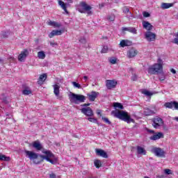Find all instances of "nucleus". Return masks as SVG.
Listing matches in <instances>:
<instances>
[{
    "label": "nucleus",
    "mask_w": 178,
    "mask_h": 178,
    "mask_svg": "<svg viewBox=\"0 0 178 178\" xmlns=\"http://www.w3.org/2000/svg\"><path fill=\"white\" fill-rule=\"evenodd\" d=\"M113 106L115 110L111 112V115H113L114 118L120 119V120H123L127 123H134V119L131 118L127 112L118 110L124 109L123 105H122V104L113 103Z\"/></svg>",
    "instance_id": "1"
},
{
    "label": "nucleus",
    "mask_w": 178,
    "mask_h": 178,
    "mask_svg": "<svg viewBox=\"0 0 178 178\" xmlns=\"http://www.w3.org/2000/svg\"><path fill=\"white\" fill-rule=\"evenodd\" d=\"M42 152V154H45L46 156L40 154L39 158H40V159L38 161H35V163L36 165H38V163H41V162H42V161H44V159L47 161V162H50V163H51L52 165H55V163H56V161H54V160L51 159V158H54V156H55L51 151L45 150L43 149Z\"/></svg>",
    "instance_id": "2"
},
{
    "label": "nucleus",
    "mask_w": 178,
    "mask_h": 178,
    "mask_svg": "<svg viewBox=\"0 0 178 178\" xmlns=\"http://www.w3.org/2000/svg\"><path fill=\"white\" fill-rule=\"evenodd\" d=\"M159 63H156L154 65L149 67L147 70L149 74H161L163 72V67H162V60L158 59Z\"/></svg>",
    "instance_id": "3"
},
{
    "label": "nucleus",
    "mask_w": 178,
    "mask_h": 178,
    "mask_svg": "<svg viewBox=\"0 0 178 178\" xmlns=\"http://www.w3.org/2000/svg\"><path fill=\"white\" fill-rule=\"evenodd\" d=\"M70 102L79 105L83 102H86V96L83 95H77L76 93H71L70 95Z\"/></svg>",
    "instance_id": "4"
},
{
    "label": "nucleus",
    "mask_w": 178,
    "mask_h": 178,
    "mask_svg": "<svg viewBox=\"0 0 178 178\" xmlns=\"http://www.w3.org/2000/svg\"><path fill=\"white\" fill-rule=\"evenodd\" d=\"M151 152H152V154H154V155L156 156H158V158H165V151L160 148V147H153L151 149Z\"/></svg>",
    "instance_id": "5"
},
{
    "label": "nucleus",
    "mask_w": 178,
    "mask_h": 178,
    "mask_svg": "<svg viewBox=\"0 0 178 178\" xmlns=\"http://www.w3.org/2000/svg\"><path fill=\"white\" fill-rule=\"evenodd\" d=\"M25 154H26V156H28V158H29V159L31 161H33L34 163H35V162H38V161H40V159H39L37 161V159H38V156H40V155H38V154H37L34 152L25 150Z\"/></svg>",
    "instance_id": "6"
},
{
    "label": "nucleus",
    "mask_w": 178,
    "mask_h": 178,
    "mask_svg": "<svg viewBox=\"0 0 178 178\" xmlns=\"http://www.w3.org/2000/svg\"><path fill=\"white\" fill-rule=\"evenodd\" d=\"M81 113L85 115L86 116H88V118H92V116H94V111H92V109L90 107H83L81 109Z\"/></svg>",
    "instance_id": "7"
},
{
    "label": "nucleus",
    "mask_w": 178,
    "mask_h": 178,
    "mask_svg": "<svg viewBox=\"0 0 178 178\" xmlns=\"http://www.w3.org/2000/svg\"><path fill=\"white\" fill-rule=\"evenodd\" d=\"M69 3H73V0H67V3H65L62 0L58 1V5L62 8L63 10L65 12V13L69 14V11H67V6H70Z\"/></svg>",
    "instance_id": "8"
},
{
    "label": "nucleus",
    "mask_w": 178,
    "mask_h": 178,
    "mask_svg": "<svg viewBox=\"0 0 178 178\" xmlns=\"http://www.w3.org/2000/svg\"><path fill=\"white\" fill-rule=\"evenodd\" d=\"M152 122H153L152 126H154L155 129H158V127L163 124V120H162V118L159 117H156L153 118Z\"/></svg>",
    "instance_id": "9"
},
{
    "label": "nucleus",
    "mask_w": 178,
    "mask_h": 178,
    "mask_svg": "<svg viewBox=\"0 0 178 178\" xmlns=\"http://www.w3.org/2000/svg\"><path fill=\"white\" fill-rule=\"evenodd\" d=\"M146 40L149 42L154 41L156 38V35L151 31H147L145 34Z\"/></svg>",
    "instance_id": "10"
},
{
    "label": "nucleus",
    "mask_w": 178,
    "mask_h": 178,
    "mask_svg": "<svg viewBox=\"0 0 178 178\" xmlns=\"http://www.w3.org/2000/svg\"><path fill=\"white\" fill-rule=\"evenodd\" d=\"M80 6H81V8H83V10H86V12H87L88 15H92V12L90 10V9H92V8L88 4L86 3L85 1H81L80 3Z\"/></svg>",
    "instance_id": "11"
},
{
    "label": "nucleus",
    "mask_w": 178,
    "mask_h": 178,
    "mask_svg": "<svg viewBox=\"0 0 178 178\" xmlns=\"http://www.w3.org/2000/svg\"><path fill=\"white\" fill-rule=\"evenodd\" d=\"M164 106H165V108H168L169 109L173 108V106H174L175 109L178 111V102H166V103H165Z\"/></svg>",
    "instance_id": "12"
},
{
    "label": "nucleus",
    "mask_w": 178,
    "mask_h": 178,
    "mask_svg": "<svg viewBox=\"0 0 178 178\" xmlns=\"http://www.w3.org/2000/svg\"><path fill=\"white\" fill-rule=\"evenodd\" d=\"M27 56H29V50L24 49V51H21V54L18 56V60H19V62H23V60H24Z\"/></svg>",
    "instance_id": "13"
},
{
    "label": "nucleus",
    "mask_w": 178,
    "mask_h": 178,
    "mask_svg": "<svg viewBox=\"0 0 178 178\" xmlns=\"http://www.w3.org/2000/svg\"><path fill=\"white\" fill-rule=\"evenodd\" d=\"M118 86V82L115 80H107L106 81V88L108 90H112V88H115Z\"/></svg>",
    "instance_id": "14"
},
{
    "label": "nucleus",
    "mask_w": 178,
    "mask_h": 178,
    "mask_svg": "<svg viewBox=\"0 0 178 178\" xmlns=\"http://www.w3.org/2000/svg\"><path fill=\"white\" fill-rule=\"evenodd\" d=\"M95 152L97 156H102V158L105 159L108 158V154L106 153V152H105V150H103L102 149H96Z\"/></svg>",
    "instance_id": "15"
},
{
    "label": "nucleus",
    "mask_w": 178,
    "mask_h": 178,
    "mask_svg": "<svg viewBox=\"0 0 178 178\" xmlns=\"http://www.w3.org/2000/svg\"><path fill=\"white\" fill-rule=\"evenodd\" d=\"M65 33L64 30H53L49 34V38H52L53 37H55V35H62Z\"/></svg>",
    "instance_id": "16"
},
{
    "label": "nucleus",
    "mask_w": 178,
    "mask_h": 178,
    "mask_svg": "<svg viewBox=\"0 0 178 178\" xmlns=\"http://www.w3.org/2000/svg\"><path fill=\"white\" fill-rule=\"evenodd\" d=\"M99 94V93H98L95 91H92L91 93H88L87 95L88 97L89 101H91L92 102H94V101H95V99L98 97Z\"/></svg>",
    "instance_id": "17"
},
{
    "label": "nucleus",
    "mask_w": 178,
    "mask_h": 178,
    "mask_svg": "<svg viewBox=\"0 0 178 178\" xmlns=\"http://www.w3.org/2000/svg\"><path fill=\"white\" fill-rule=\"evenodd\" d=\"M32 147L37 151H41L43 149L42 145L40 143V140H35L32 143Z\"/></svg>",
    "instance_id": "18"
},
{
    "label": "nucleus",
    "mask_w": 178,
    "mask_h": 178,
    "mask_svg": "<svg viewBox=\"0 0 178 178\" xmlns=\"http://www.w3.org/2000/svg\"><path fill=\"white\" fill-rule=\"evenodd\" d=\"M143 29H145V30H147V31H151L152 29H154V26L151 24V23L147 22V21H143Z\"/></svg>",
    "instance_id": "19"
},
{
    "label": "nucleus",
    "mask_w": 178,
    "mask_h": 178,
    "mask_svg": "<svg viewBox=\"0 0 178 178\" xmlns=\"http://www.w3.org/2000/svg\"><path fill=\"white\" fill-rule=\"evenodd\" d=\"M138 54V51L136 49H131L128 51L127 56L128 58H134Z\"/></svg>",
    "instance_id": "20"
},
{
    "label": "nucleus",
    "mask_w": 178,
    "mask_h": 178,
    "mask_svg": "<svg viewBox=\"0 0 178 178\" xmlns=\"http://www.w3.org/2000/svg\"><path fill=\"white\" fill-rule=\"evenodd\" d=\"M159 138H163V134H162V132H159L150 137V140L153 141H156V140H159Z\"/></svg>",
    "instance_id": "21"
},
{
    "label": "nucleus",
    "mask_w": 178,
    "mask_h": 178,
    "mask_svg": "<svg viewBox=\"0 0 178 178\" xmlns=\"http://www.w3.org/2000/svg\"><path fill=\"white\" fill-rule=\"evenodd\" d=\"M122 31H129L132 34H137V29L134 27H122Z\"/></svg>",
    "instance_id": "22"
},
{
    "label": "nucleus",
    "mask_w": 178,
    "mask_h": 178,
    "mask_svg": "<svg viewBox=\"0 0 178 178\" xmlns=\"http://www.w3.org/2000/svg\"><path fill=\"white\" fill-rule=\"evenodd\" d=\"M137 149V154L138 155H146L147 154V151H145V149L141 146H137L136 147Z\"/></svg>",
    "instance_id": "23"
},
{
    "label": "nucleus",
    "mask_w": 178,
    "mask_h": 178,
    "mask_svg": "<svg viewBox=\"0 0 178 178\" xmlns=\"http://www.w3.org/2000/svg\"><path fill=\"white\" fill-rule=\"evenodd\" d=\"M120 47L122 48H124V47H129V45H131V42L129 40H122L120 43Z\"/></svg>",
    "instance_id": "24"
},
{
    "label": "nucleus",
    "mask_w": 178,
    "mask_h": 178,
    "mask_svg": "<svg viewBox=\"0 0 178 178\" xmlns=\"http://www.w3.org/2000/svg\"><path fill=\"white\" fill-rule=\"evenodd\" d=\"M45 80H47V74H41L39 77L38 83V84H42L43 81H45Z\"/></svg>",
    "instance_id": "25"
},
{
    "label": "nucleus",
    "mask_w": 178,
    "mask_h": 178,
    "mask_svg": "<svg viewBox=\"0 0 178 178\" xmlns=\"http://www.w3.org/2000/svg\"><path fill=\"white\" fill-rule=\"evenodd\" d=\"M53 88H54V92L56 97H58L59 95V89L60 88V86H59V85L55 84L53 86Z\"/></svg>",
    "instance_id": "26"
},
{
    "label": "nucleus",
    "mask_w": 178,
    "mask_h": 178,
    "mask_svg": "<svg viewBox=\"0 0 178 178\" xmlns=\"http://www.w3.org/2000/svg\"><path fill=\"white\" fill-rule=\"evenodd\" d=\"M172 6H173V3H161V9H169V8H172Z\"/></svg>",
    "instance_id": "27"
},
{
    "label": "nucleus",
    "mask_w": 178,
    "mask_h": 178,
    "mask_svg": "<svg viewBox=\"0 0 178 178\" xmlns=\"http://www.w3.org/2000/svg\"><path fill=\"white\" fill-rule=\"evenodd\" d=\"M0 161H4L5 162H9L10 161V157L6 156L4 154L0 153Z\"/></svg>",
    "instance_id": "28"
},
{
    "label": "nucleus",
    "mask_w": 178,
    "mask_h": 178,
    "mask_svg": "<svg viewBox=\"0 0 178 178\" xmlns=\"http://www.w3.org/2000/svg\"><path fill=\"white\" fill-rule=\"evenodd\" d=\"M0 99L3 102V104H8V97L5 94H1L0 95Z\"/></svg>",
    "instance_id": "29"
},
{
    "label": "nucleus",
    "mask_w": 178,
    "mask_h": 178,
    "mask_svg": "<svg viewBox=\"0 0 178 178\" xmlns=\"http://www.w3.org/2000/svg\"><path fill=\"white\" fill-rule=\"evenodd\" d=\"M94 163L95 166H96L97 169H99V168L102 166V162H101V160H95Z\"/></svg>",
    "instance_id": "30"
},
{
    "label": "nucleus",
    "mask_w": 178,
    "mask_h": 178,
    "mask_svg": "<svg viewBox=\"0 0 178 178\" xmlns=\"http://www.w3.org/2000/svg\"><path fill=\"white\" fill-rule=\"evenodd\" d=\"M38 58H39V59H45V52L44 51L38 52Z\"/></svg>",
    "instance_id": "31"
},
{
    "label": "nucleus",
    "mask_w": 178,
    "mask_h": 178,
    "mask_svg": "<svg viewBox=\"0 0 178 178\" xmlns=\"http://www.w3.org/2000/svg\"><path fill=\"white\" fill-rule=\"evenodd\" d=\"M152 113H154V111H152L151 109H149V108H146L145 110V115H146V116H149V115H152Z\"/></svg>",
    "instance_id": "32"
},
{
    "label": "nucleus",
    "mask_w": 178,
    "mask_h": 178,
    "mask_svg": "<svg viewBox=\"0 0 178 178\" xmlns=\"http://www.w3.org/2000/svg\"><path fill=\"white\" fill-rule=\"evenodd\" d=\"M115 14H111L107 17V20H109V22H115Z\"/></svg>",
    "instance_id": "33"
},
{
    "label": "nucleus",
    "mask_w": 178,
    "mask_h": 178,
    "mask_svg": "<svg viewBox=\"0 0 178 178\" xmlns=\"http://www.w3.org/2000/svg\"><path fill=\"white\" fill-rule=\"evenodd\" d=\"M22 94H24V95H30V94H31V90L26 88L22 91Z\"/></svg>",
    "instance_id": "34"
},
{
    "label": "nucleus",
    "mask_w": 178,
    "mask_h": 178,
    "mask_svg": "<svg viewBox=\"0 0 178 178\" xmlns=\"http://www.w3.org/2000/svg\"><path fill=\"white\" fill-rule=\"evenodd\" d=\"M87 119L89 122H91V123H97L98 122V120L94 118L90 117V118H88Z\"/></svg>",
    "instance_id": "35"
},
{
    "label": "nucleus",
    "mask_w": 178,
    "mask_h": 178,
    "mask_svg": "<svg viewBox=\"0 0 178 178\" xmlns=\"http://www.w3.org/2000/svg\"><path fill=\"white\" fill-rule=\"evenodd\" d=\"M72 84L74 86V88H81V85L77 83L76 82L72 81Z\"/></svg>",
    "instance_id": "36"
},
{
    "label": "nucleus",
    "mask_w": 178,
    "mask_h": 178,
    "mask_svg": "<svg viewBox=\"0 0 178 178\" xmlns=\"http://www.w3.org/2000/svg\"><path fill=\"white\" fill-rule=\"evenodd\" d=\"M126 17H127V19H133L134 17V15H133V13H131V12H129L127 15Z\"/></svg>",
    "instance_id": "37"
},
{
    "label": "nucleus",
    "mask_w": 178,
    "mask_h": 178,
    "mask_svg": "<svg viewBox=\"0 0 178 178\" xmlns=\"http://www.w3.org/2000/svg\"><path fill=\"white\" fill-rule=\"evenodd\" d=\"M143 94H144L145 95H147V97H151L152 95V92H151L148 90H144L143 92Z\"/></svg>",
    "instance_id": "38"
},
{
    "label": "nucleus",
    "mask_w": 178,
    "mask_h": 178,
    "mask_svg": "<svg viewBox=\"0 0 178 178\" xmlns=\"http://www.w3.org/2000/svg\"><path fill=\"white\" fill-rule=\"evenodd\" d=\"M164 173L165 175H173V172H172V170H170V169H165Z\"/></svg>",
    "instance_id": "39"
},
{
    "label": "nucleus",
    "mask_w": 178,
    "mask_h": 178,
    "mask_svg": "<svg viewBox=\"0 0 178 178\" xmlns=\"http://www.w3.org/2000/svg\"><path fill=\"white\" fill-rule=\"evenodd\" d=\"M110 63H112V65L116 64L117 59L115 58H111L109 59Z\"/></svg>",
    "instance_id": "40"
},
{
    "label": "nucleus",
    "mask_w": 178,
    "mask_h": 178,
    "mask_svg": "<svg viewBox=\"0 0 178 178\" xmlns=\"http://www.w3.org/2000/svg\"><path fill=\"white\" fill-rule=\"evenodd\" d=\"M122 10H123V13H125V15H127V13L130 12V9H129V8L127 7H124Z\"/></svg>",
    "instance_id": "41"
},
{
    "label": "nucleus",
    "mask_w": 178,
    "mask_h": 178,
    "mask_svg": "<svg viewBox=\"0 0 178 178\" xmlns=\"http://www.w3.org/2000/svg\"><path fill=\"white\" fill-rule=\"evenodd\" d=\"M79 42H81V44H86L87 42V40H86V38L81 37L79 39Z\"/></svg>",
    "instance_id": "42"
},
{
    "label": "nucleus",
    "mask_w": 178,
    "mask_h": 178,
    "mask_svg": "<svg viewBox=\"0 0 178 178\" xmlns=\"http://www.w3.org/2000/svg\"><path fill=\"white\" fill-rule=\"evenodd\" d=\"M102 120H104V122H105V123H107L108 124H111V122L109 120V119H108L107 118L105 117H102Z\"/></svg>",
    "instance_id": "43"
},
{
    "label": "nucleus",
    "mask_w": 178,
    "mask_h": 178,
    "mask_svg": "<svg viewBox=\"0 0 178 178\" xmlns=\"http://www.w3.org/2000/svg\"><path fill=\"white\" fill-rule=\"evenodd\" d=\"M177 38H175L173 39L172 42H173V44H176L177 45H178V32L177 34Z\"/></svg>",
    "instance_id": "44"
},
{
    "label": "nucleus",
    "mask_w": 178,
    "mask_h": 178,
    "mask_svg": "<svg viewBox=\"0 0 178 178\" xmlns=\"http://www.w3.org/2000/svg\"><path fill=\"white\" fill-rule=\"evenodd\" d=\"M108 51V47L104 46L103 49H102V54H106V51Z\"/></svg>",
    "instance_id": "45"
},
{
    "label": "nucleus",
    "mask_w": 178,
    "mask_h": 178,
    "mask_svg": "<svg viewBox=\"0 0 178 178\" xmlns=\"http://www.w3.org/2000/svg\"><path fill=\"white\" fill-rule=\"evenodd\" d=\"M151 15L148 12H144L143 13V17H149Z\"/></svg>",
    "instance_id": "46"
},
{
    "label": "nucleus",
    "mask_w": 178,
    "mask_h": 178,
    "mask_svg": "<svg viewBox=\"0 0 178 178\" xmlns=\"http://www.w3.org/2000/svg\"><path fill=\"white\" fill-rule=\"evenodd\" d=\"M131 80H132L133 81H136V80H137V76L136 75V74H134L132 75V76H131Z\"/></svg>",
    "instance_id": "47"
},
{
    "label": "nucleus",
    "mask_w": 178,
    "mask_h": 178,
    "mask_svg": "<svg viewBox=\"0 0 178 178\" xmlns=\"http://www.w3.org/2000/svg\"><path fill=\"white\" fill-rule=\"evenodd\" d=\"M60 24L58 23V22H55L54 23V27H57L58 29H59V27H60Z\"/></svg>",
    "instance_id": "48"
},
{
    "label": "nucleus",
    "mask_w": 178,
    "mask_h": 178,
    "mask_svg": "<svg viewBox=\"0 0 178 178\" xmlns=\"http://www.w3.org/2000/svg\"><path fill=\"white\" fill-rule=\"evenodd\" d=\"M55 23H56V22L49 21L48 22V24H49V26H54L55 25Z\"/></svg>",
    "instance_id": "49"
},
{
    "label": "nucleus",
    "mask_w": 178,
    "mask_h": 178,
    "mask_svg": "<svg viewBox=\"0 0 178 178\" xmlns=\"http://www.w3.org/2000/svg\"><path fill=\"white\" fill-rule=\"evenodd\" d=\"M159 80H161V81H163L165 80V75H161V76H159Z\"/></svg>",
    "instance_id": "50"
},
{
    "label": "nucleus",
    "mask_w": 178,
    "mask_h": 178,
    "mask_svg": "<svg viewBox=\"0 0 178 178\" xmlns=\"http://www.w3.org/2000/svg\"><path fill=\"white\" fill-rule=\"evenodd\" d=\"M50 178H56V175L51 173L49 175Z\"/></svg>",
    "instance_id": "51"
},
{
    "label": "nucleus",
    "mask_w": 178,
    "mask_h": 178,
    "mask_svg": "<svg viewBox=\"0 0 178 178\" xmlns=\"http://www.w3.org/2000/svg\"><path fill=\"white\" fill-rule=\"evenodd\" d=\"M156 178H168L166 175H159L156 177Z\"/></svg>",
    "instance_id": "52"
},
{
    "label": "nucleus",
    "mask_w": 178,
    "mask_h": 178,
    "mask_svg": "<svg viewBox=\"0 0 178 178\" xmlns=\"http://www.w3.org/2000/svg\"><path fill=\"white\" fill-rule=\"evenodd\" d=\"M90 105H91V104L88 103V104H82L81 106L87 107V106H90Z\"/></svg>",
    "instance_id": "53"
},
{
    "label": "nucleus",
    "mask_w": 178,
    "mask_h": 178,
    "mask_svg": "<svg viewBox=\"0 0 178 178\" xmlns=\"http://www.w3.org/2000/svg\"><path fill=\"white\" fill-rule=\"evenodd\" d=\"M50 45H51V47H55V45H57V44L55 43V42H50Z\"/></svg>",
    "instance_id": "54"
},
{
    "label": "nucleus",
    "mask_w": 178,
    "mask_h": 178,
    "mask_svg": "<svg viewBox=\"0 0 178 178\" xmlns=\"http://www.w3.org/2000/svg\"><path fill=\"white\" fill-rule=\"evenodd\" d=\"M170 72H171L173 74H176V71H175V69L172 68V69L170 70Z\"/></svg>",
    "instance_id": "55"
},
{
    "label": "nucleus",
    "mask_w": 178,
    "mask_h": 178,
    "mask_svg": "<svg viewBox=\"0 0 178 178\" xmlns=\"http://www.w3.org/2000/svg\"><path fill=\"white\" fill-rule=\"evenodd\" d=\"M148 133H151L152 134H154V133H155V131H154V130H151V129H147Z\"/></svg>",
    "instance_id": "56"
},
{
    "label": "nucleus",
    "mask_w": 178,
    "mask_h": 178,
    "mask_svg": "<svg viewBox=\"0 0 178 178\" xmlns=\"http://www.w3.org/2000/svg\"><path fill=\"white\" fill-rule=\"evenodd\" d=\"M105 6V3H103L102 4H99V8L101 9L102 8H104Z\"/></svg>",
    "instance_id": "57"
},
{
    "label": "nucleus",
    "mask_w": 178,
    "mask_h": 178,
    "mask_svg": "<svg viewBox=\"0 0 178 178\" xmlns=\"http://www.w3.org/2000/svg\"><path fill=\"white\" fill-rule=\"evenodd\" d=\"M79 12H80V13H85L83 10H81L80 8H78Z\"/></svg>",
    "instance_id": "58"
},
{
    "label": "nucleus",
    "mask_w": 178,
    "mask_h": 178,
    "mask_svg": "<svg viewBox=\"0 0 178 178\" xmlns=\"http://www.w3.org/2000/svg\"><path fill=\"white\" fill-rule=\"evenodd\" d=\"M97 114L100 115V116H101L102 115H101V110H97Z\"/></svg>",
    "instance_id": "59"
},
{
    "label": "nucleus",
    "mask_w": 178,
    "mask_h": 178,
    "mask_svg": "<svg viewBox=\"0 0 178 178\" xmlns=\"http://www.w3.org/2000/svg\"><path fill=\"white\" fill-rule=\"evenodd\" d=\"M9 59L10 62H13V60H15V58L13 57H10Z\"/></svg>",
    "instance_id": "60"
},
{
    "label": "nucleus",
    "mask_w": 178,
    "mask_h": 178,
    "mask_svg": "<svg viewBox=\"0 0 178 178\" xmlns=\"http://www.w3.org/2000/svg\"><path fill=\"white\" fill-rule=\"evenodd\" d=\"M83 79H85L86 81H87V80L88 79V76H83Z\"/></svg>",
    "instance_id": "61"
},
{
    "label": "nucleus",
    "mask_w": 178,
    "mask_h": 178,
    "mask_svg": "<svg viewBox=\"0 0 178 178\" xmlns=\"http://www.w3.org/2000/svg\"><path fill=\"white\" fill-rule=\"evenodd\" d=\"M174 120H176V122H178V117H175V118H174Z\"/></svg>",
    "instance_id": "62"
},
{
    "label": "nucleus",
    "mask_w": 178,
    "mask_h": 178,
    "mask_svg": "<svg viewBox=\"0 0 178 178\" xmlns=\"http://www.w3.org/2000/svg\"><path fill=\"white\" fill-rule=\"evenodd\" d=\"M3 38H6V33H5V34H3Z\"/></svg>",
    "instance_id": "63"
},
{
    "label": "nucleus",
    "mask_w": 178,
    "mask_h": 178,
    "mask_svg": "<svg viewBox=\"0 0 178 178\" xmlns=\"http://www.w3.org/2000/svg\"><path fill=\"white\" fill-rule=\"evenodd\" d=\"M1 61H2V59L0 58V62H1Z\"/></svg>",
    "instance_id": "64"
}]
</instances>
